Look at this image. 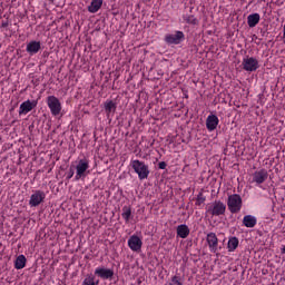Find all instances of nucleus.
I'll use <instances>...</instances> for the list:
<instances>
[{"label": "nucleus", "mask_w": 285, "mask_h": 285, "mask_svg": "<svg viewBox=\"0 0 285 285\" xmlns=\"http://www.w3.org/2000/svg\"><path fill=\"white\" fill-rule=\"evenodd\" d=\"M130 166L134 173H137L140 181H144V179H148L150 175V168L148 167V165H146V163L136 159V160H131Z\"/></svg>", "instance_id": "obj_1"}, {"label": "nucleus", "mask_w": 285, "mask_h": 285, "mask_svg": "<svg viewBox=\"0 0 285 285\" xmlns=\"http://www.w3.org/2000/svg\"><path fill=\"white\" fill-rule=\"evenodd\" d=\"M207 213L212 215V217H219L222 215H226V204L222 200H214L207 207Z\"/></svg>", "instance_id": "obj_2"}, {"label": "nucleus", "mask_w": 285, "mask_h": 285, "mask_svg": "<svg viewBox=\"0 0 285 285\" xmlns=\"http://www.w3.org/2000/svg\"><path fill=\"white\" fill-rule=\"evenodd\" d=\"M242 204H243L242 196H239V194H233L228 196L227 207L233 215L242 210Z\"/></svg>", "instance_id": "obj_3"}, {"label": "nucleus", "mask_w": 285, "mask_h": 285, "mask_svg": "<svg viewBox=\"0 0 285 285\" xmlns=\"http://www.w3.org/2000/svg\"><path fill=\"white\" fill-rule=\"evenodd\" d=\"M88 168H90V161L88 159H80L76 166V181H79V179H83L87 175Z\"/></svg>", "instance_id": "obj_4"}, {"label": "nucleus", "mask_w": 285, "mask_h": 285, "mask_svg": "<svg viewBox=\"0 0 285 285\" xmlns=\"http://www.w3.org/2000/svg\"><path fill=\"white\" fill-rule=\"evenodd\" d=\"M47 106L51 110V115H53V117L61 115V101H59V98L49 96L47 98Z\"/></svg>", "instance_id": "obj_5"}, {"label": "nucleus", "mask_w": 285, "mask_h": 285, "mask_svg": "<svg viewBox=\"0 0 285 285\" xmlns=\"http://www.w3.org/2000/svg\"><path fill=\"white\" fill-rule=\"evenodd\" d=\"M242 66L246 72H255L259 68V61L254 57H247L243 59Z\"/></svg>", "instance_id": "obj_6"}, {"label": "nucleus", "mask_w": 285, "mask_h": 285, "mask_svg": "<svg viewBox=\"0 0 285 285\" xmlns=\"http://www.w3.org/2000/svg\"><path fill=\"white\" fill-rule=\"evenodd\" d=\"M184 39H186V36L183 31H175V33H169L165 37V41L169 46H179Z\"/></svg>", "instance_id": "obj_7"}, {"label": "nucleus", "mask_w": 285, "mask_h": 285, "mask_svg": "<svg viewBox=\"0 0 285 285\" xmlns=\"http://www.w3.org/2000/svg\"><path fill=\"white\" fill-rule=\"evenodd\" d=\"M95 275L100 277V279H112V277H115V271L101 266L95 269Z\"/></svg>", "instance_id": "obj_8"}, {"label": "nucleus", "mask_w": 285, "mask_h": 285, "mask_svg": "<svg viewBox=\"0 0 285 285\" xmlns=\"http://www.w3.org/2000/svg\"><path fill=\"white\" fill-rule=\"evenodd\" d=\"M43 199H46V193L36 190L30 197L29 206H31V208H37V206H39Z\"/></svg>", "instance_id": "obj_9"}, {"label": "nucleus", "mask_w": 285, "mask_h": 285, "mask_svg": "<svg viewBox=\"0 0 285 285\" xmlns=\"http://www.w3.org/2000/svg\"><path fill=\"white\" fill-rule=\"evenodd\" d=\"M206 242L209 246L210 253H217V248L219 246V238H217V234L213 232L207 234Z\"/></svg>", "instance_id": "obj_10"}, {"label": "nucleus", "mask_w": 285, "mask_h": 285, "mask_svg": "<svg viewBox=\"0 0 285 285\" xmlns=\"http://www.w3.org/2000/svg\"><path fill=\"white\" fill-rule=\"evenodd\" d=\"M268 179V170L259 169L253 174V181L257 184V186L264 184Z\"/></svg>", "instance_id": "obj_11"}, {"label": "nucleus", "mask_w": 285, "mask_h": 285, "mask_svg": "<svg viewBox=\"0 0 285 285\" xmlns=\"http://www.w3.org/2000/svg\"><path fill=\"white\" fill-rule=\"evenodd\" d=\"M33 108H37V100H26L20 105L19 115H28Z\"/></svg>", "instance_id": "obj_12"}, {"label": "nucleus", "mask_w": 285, "mask_h": 285, "mask_svg": "<svg viewBox=\"0 0 285 285\" xmlns=\"http://www.w3.org/2000/svg\"><path fill=\"white\" fill-rule=\"evenodd\" d=\"M142 242L141 238H139V236L137 235H132L130 236V238L128 239V246L129 248H131L135 253H137L138 250H141V246H142Z\"/></svg>", "instance_id": "obj_13"}, {"label": "nucleus", "mask_w": 285, "mask_h": 285, "mask_svg": "<svg viewBox=\"0 0 285 285\" xmlns=\"http://www.w3.org/2000/svg\"><path fill=\"white\" fill-rule=\"evenodd\" d=\"M217 126H219V118L216 115H209L206 119L207 130L213 132V130H217Z\"/></svg>", "instance_id": "obj_14"}, {"label": "nucleus", "mask_w": 285, "mask_h": 285, "mask_svg": "<svg viewBox=\"0 0 285 285\" xmlns=\"http://www.w3.org/2000/svg\"><path fill=\"white\" fill-rule=\"evenodd\" d=\"M27 52L28 55L32 56V55H37V52H39V50H41V42L37 41V40H32L29 43H27Z\"/></svg>", "instance_id": "obj_15"}, {"label": "nucleus", "mask_w": 285, "mask_h": 285, "mask_svg": "<svg viewBox=\"0 0 285 285\" xmlns=\"http://www.w3.org/2000/svg\"><path fill=\"white\" fill-rule=\"evenodd\" d=\"M243 224L246 228H255V226H257V218L253 215H246L243 218Z\"/></svg>", "instance_id": "obj_16"}, {"label": "nucleus", "mask_w": 285, "mask_h": 285, "mask_svg": "<svg viewBox=\"0 0 285 285\" xmlns=\"http://www.w3.org/2000/svg\"><path fill=\"white\" fill-rule=\"evenodd\" d=\"M176 232L177 236L181 239H186V237L190 235V228H188V225H178Z\"/></svg>", "instance_id": "obj_17"}, {"label": "nucleus", "mask_w": 285, "mask_h": 285, "mask_svg": "<svg viewBox=\"0 0 285 285\" xmlns=\"http://www.w3.org/2000/svg\"><path fill=\"white\" fill-rule=\"evenodd\" d=\"M107 117H110L111 112H117V104L112 100H107L104 105Z\"/></svg>", "instance_id": "obj_18"}, {"label": "nucleus", "mask_w": 285, "mask_h": 285, "mask_svg": "<svg viewBox=\"0 0 285 285\" xmlns=\"http://www.w3.org/2000/svg\"><path fill=\"white\" fill-rule=\"evenodd\" d=\"M101 6H104V0H91V3L88 7V10L92 14H95V12H99V10H101Z\"/></svg>", "instance_id": "obj_19"}, {"label": "nucleus", "mask_w": 285, "mask_h": 285, "mask_svg": "<svg viewBox=\"0 0 285 285\" xmlns=\"http://www.w3.org/2000/svg\"><path fill=\"white\" fill-rule=\"evenodd\" d=\"M239 246V238L233 236L229 238L228 243H227V248L229 253H235V250H237Z\"/></svg>", "instance_id": "obj_20"}, {"label": "nucleus", "mask_w": 285, "mask_h": 285, "mask_svg": "<svg viewBox=\"0 0 285 285\" xmlns=\"http://www.w3.org/2000/svg\"><path fill=\"white\" fill-rule=\"evenodd\" d=\"M261 16L259 13H252L247 17V24L249 28H255L259 23Z\"/></svg>", "instance_id": "obj_21"}, {"label": "nucleus", "mask_w": 285, "mask_h": 285, "mask_svg": "<svg viewBox=\"0 0 285 285\" xmlns=\"http://www.w3.org/2000/svg\"><path fill=\"white\" fill-rule=\"evenodd\" d=\"M26 262H28V259L23 255H19L16 258L14 268H17V271H21L22 268H26Z\"/></svg>", "instance_id": "obj_22"}, {"label": "nucleus", "mask_w": 285, "mask_h": 285, "mask_svg": "<svg viewBox=\"0 0 285 285\" xmlns=\"http://www.w3.org/2000/svg\"><path fill=\"white\" fill-rule=\"evenodd\" d=\"M121 217L128 224V222H130V217H132V208L130 206H124Z\"/></svg>", "instance_id": "obj_23"}, {"label": "nucleus", "mask_w": 285, "mask_h": 285, "mask_svg": "<svg viewBox=\"0 0 285 285\" xmlns=\"http://www.w3.org/2000/svg\"><path fill=\"white\" fill-rule=\"evenodd\" d=\"M82 285H99V279L96 281L95 275H87L82 282Z\"/></svg>", "instance_id": "obj_24"}, {"label": "nucleus", "mask_w": 285, "mask_h": 285, "mask_svg": "<svg viewBox=\"0 0 285 285\" xmlns=\"http://www.w3.org/2000/svg\"><path fill=\"white\" fill-rule=\"evenodd\" d=\"M185 21H186V23H189L190 26H199V20L197 18H195V16H193V14L186 16Z\"/></svg>", "instance_id": "obj_25"}, {"label": "nucleus", "mask_w": 285, "mask_h": 285, "mask_svg": "<svg viewBox=\"0 0 285 285\" xmlns=\"http://www.w3.org/2000/svg\"><path fill=\"white\" fill-rule=\"evenodd\" d=\"M204 202H206V196H204V193H199L197 195L196 206H202V204H204Z\"/></svg>", "instance_id": "obj_26"}, {"label": "nucleus", "mask_w": 285, "mask_h": 285, "mask_svg": "<svg viewBox=\"0 0 285 285\" xmlns=\"http://www.w3.org/2000/svg\"><path fill=\"white\" fill-rule=\"evenodd\" d=\"M75 177V166H70L69 170L66 173V179L70 180Z\"/></svg>", "instance_id": "obj_27"}, {"label": "nucleus", "mask_w": 285, "mask_h": 285, "mask_svg": "<svg viewBox=\"0 0 285 285\" xmlns=\"http://www.w3.org/2000/svg\"><path fill=\"white\" fill-rule=\"evenodd\" d=\"M169 285H184V283H181V278H179V276H173Z\"/></svg>", "instance_id": "obj_28"}, {"label": "nucleus", "mask_w": 285, "mask_h": 285, "mask_svg": "<svg viewBox=\"0 0 285 285\" xmlns=\"http://www.w3.org/2000/svg\"><path fill=\"white\" fill-rule=\"evenodd\" d=\"M166 166H168V164H166V161H160V163L158 164V168H159L160 170H166Z\"/></svg>", "instance_id": "obj_29"}, {"label": "nucleus", "mask_w": 285, "mask_h": 285, "mask_svg": "<svg viewBox=\"0 0 285 285\" xmlns=\"http://www.w3.org/2000/svg\"><path fill=\"white\" fill-rule=\"evenodd\" d=\"M2 28H8V22H3Z\"/></svg>", "instance_id": "obj_30"}, {"label": "nucleus", "mask_w": 285, "mask_h": 285, "mask_svg": "<svg viewBox=\"0 0 285 285\" xmlns=\"http://www.w3.org/2000/svg\"><path fill=\"white\" fill-rule=\"evenodd\" d=\"M144 3H150L151 0H142Z\"/></svg>", "instance_id": "obj_31"}, {"label": "nucleus", "mask_w": 285, "mask_h": 285, "mask_svg": "<svg viewBox=\"0 0 285 285\" xmlns=\"http://www.w3.org/2000/svg\"><path fill=\"white\" fill-rule=\"evenodd\" d=\"M263 32V37H264V35L266 33V32H264V31H262Z\"/></svg>", "instance_id": "obj_32"}]
</instances>
